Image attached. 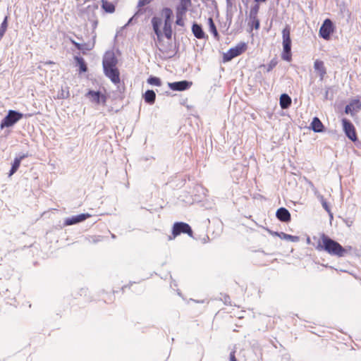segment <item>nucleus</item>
Listing matches in <instances>:
<instances>
[{
	"instance_id": "f704fd0d",
	"label": "nucleus",
	"mask_w": 361,
	"mask_h": 361,
	"mask_svg": "<svg viewBox=\"0 0 361 361\" xmlns=\"http://www.w3.org/2000/svg\"><path fill=\"white\" fill-rule=\"evenodd\" d=\"M54 63L51 61H47L45 62V64H48V65H51V64H54Z\"/></svg>"
},
{
	"instance_id": "9b49d317",
	"label": "nucleus",
	"mask_w": 361,
	"mask_h": 361,
	"mask_svg": "<svg viewBox=\"0 0 361 361\" xmlns=\"http://www.w3.org/2000/svg\"><path fill=\"white\" fill-rule=\"evenodd\" d=\"M259 9V6L258 5H255L252 7L250 12V22L249 25L254 27L255 30H258L259 27V20L257 18V13Z\"/></svg>"
},
{
	"instance_id": "4be33fe9",
	"label": "nucleus",
	"mask_w": 361,
	"mask_h": 361,
	"mask_svg": "<svg viewBox=\"0 0 361 361\" xmlns=\"http://www.w3.org/2000/svg\"><path fill=\"white\" fill-rule=\"evenodd\" d=\"M102 8L106 13H112L115 11V6L113 3L106 0H102Z\"/></svg>"
},
{
	"instance_id": "7ed1b4c3",
	"label": "nucleus",
	"mask_w": 361,
	"mask_h": 361,
	"mask_svg": "<svg viewBox=\"0 0 361 361\" xmlns=\"http://www.w3.org/2000/svg\"><path fill=\"white\" fill-rule=\"evenodd\" d=\"M322 243H319L317 249L319 250H324L331 255L337 257H343L346 250L343 248L338 242L331 239L327 235L323 234L321 237Z\"/></svg>"
},
{
	"instance_id": "c756f323",
	"label": "nucleus",
	"mask_w": 361,
	"mask_h": 361,
	"mask_svg": "<svg viewBox=\"0 0 361 361\" xmlns=\"http://www.w3.org/2000/svg\"><path fill=\"white\" fill-rule=\"evenodd\" d=\"M7 27H8L7 17H6L0 27V37H2L4 36V33L6 31Z\"/></svg>"
},
{
	"instance_id": "412c9836",
	"label": "nucleus",
	"mask_w": 361,
	"mask_h": 361,
	"mask_svg": "<svg viewBox=\"0 0 361 361\" xmlns=\"http://www.w3.org/2000/svg\"><path fill=\"white\" fill-rule=\"evenodd\" d=\"M192 31L197 39H203L205 37L204 32H203L201 26L197 24H193Z\"/></svg>"
},
{
	"instance_id": "20e7f679",
	"label": "nucleus",
	"mask_w": 361,
	"mask_h": 361,
	"mask_svg": "<svg viewBox=\"0 0 361 361\" xmlns=\"http://www.w3.org/2000/svg\"><path fill=\"white\" fill-rule=\"evenodd\" d=\"M290 35V27L288 25H286L282 30L283 50L281 54L282 59L286 61H290L292 60L291 39Z\"/></svg>"
},
{
	"instance_id": "39448f33",
	"label": "nucleus",
	"mask_w": 361,
	"mask_h": 361,
	"mask_svg": "<svg viewBox=\"0 0 361 361\" xmlns=\"http://www.w3.org/2000/svg\"><path fill=\"white\" fill-rule=\"evenodd\" d=\"M32 114H25V117H30ZM24 115L22 113L18 112L14 110H9L8 114L6 117L1 121L0 124L1 129H4V128H8L13 126L18 121H20Z\"/></svg>"
},
{
	"instance_id": "dca6fc26",
	"label": "nucleus",
	"mask_w": 361,
	"mask_h": 361,
	"mask_svg": "<svg viewBox=\"0 0 361 361\" xmlns=\"http://www.w3.org/2000/svg\"><path fill=\"white\" fill-rule=\"evenodd\" d=\"M276 217L283 222H288L290 220V214L288 210L284 207H281L276 211Z\"/></svg>"
},
{
	"instance_id": "f8f14e48",
	"label": "nucleus",
	"mask_w": 361,
	"mask_h": 361,
	"mask_svg": "<svg viewBox=\"0 0 361 361\" xmlns=\"http://www.w3.org/2000/svg\"><path fill=\"white\" fill-rule=\"evenodd\" d=\"M86 96L91 98V101L97 104L102 103V104L104 105L107 99V97L105 94H101L99 92H95L93 90H90L87 93Z\"/></svg>"
},
{
	"instance_id": "c9c22d12",
	"label": "nucleus",
	"mask_w": 361,
	"mask_h": 361,
	"mask_svg": "<svg viewBox=\"0 0 361 361\" xmlns=\"http://www.w3.org/2000/svg\"><path fill=\"white\" fill-rule=\"evenodd\" d=\"M256 2H264L266 0H255Z\"/></svg>"
},
{
	"instance_id": "2f4dec72",
	"label": "nucleus",
	"mask_w": 361,
	"mask_h": 361,
	"mask_svg": "<svg viewBox=\"0 0 361 361\" xmlns=\"http://www.w3.org/2000/svg\"><path fill=\"white\" fill-rule=\"evenodd\" d=\"M153 0H139L137 3V6L139 8H142L145 6V5L149 4L150 2H152Z\"/></svg>"
},
{
	"instance_id": "cd10ccee",
	"label": "nucleus",
	"mask_w": 361,
	"mask_h": 361,
	"mask_svg": "<svg viewBox=\"0 0 361 361\" xmlns=\"http://www.w3.org/2000/svg\"><path fill=\"white\" fill-rule=\"evenodd\" d=\"M319 199H320L322 205L324 207V209L329 213V214L331 216V217H332L333 214L331 213V209H330L326 200L324 199V197L322 195L320 196Z\"/></svg>"
},
{
	"instance_id": "f257e3e1",
	"label": "nucleus",
	"mask_w": 361,
	"mask_h": 361,
	"mask_svg": "<svg viewBox=\"0 0 361 361\" xmlns=\"http://www.w3.org/2000/svg\"><path fill=\"white\" fill-rule=\"evenodd\" d=\"M160 15L161 18L154 16L152 19V25L153 30L157 37V46L160 51L163 54L169 55V47H171V44L165 45L163 43L162 37L163 33L164 36L168 39H171L172 37V17L173 11L169 8H164Z\"/></svg>"
},
{
	"instance_id": "f03ea898",
	"label": "nucleus",
	"mask_w": 361,
	"mask_h": 361,
	"mask_svg": "<svg viewBox=\"0 0 361 361\" xmlns=\"http://www.w3.org/2000/svg\"><path fill=\"white\" fill-rule=\"evenodd\" d=\"M103 68L104 74L114 84L120 82V73L116 68L117 59L111 53L106 54L103 59Z\"/></svg>"
},
{
	"instance_id": "b1692460",
	"label": "nucleus",
	"mask_w": 361,
	"mask_h": 361,
	"mask_svg": "<svg viewBox=\"0 0 361 361\" xmlns=\"http://www.w3.org/2000/svg\"><path fill=\"white\" fill-rule=\"evenodd\" d=\"M208 25H209V32L214 35V37H215V39H219V33L217 32L216 25L214 23L212 18H208Z\"/></svg>"
},
{
	"instance_id": "bb28decb",
	"label": "nucleus",
	"mask_w": 361,
	"mask_h": 361,
	"mask_svg": "<svg viewBox=\"0 0 361 361\" xmlns=\"http://www.w3.org/2000/svg\"><path fill=\"white\" fill-rule=\"evenodd\" d=\"M69 96H70V92H69L68 87L61 88V90L58 93L57 99H66V98L69 97Z\"/></svg>"
},
{
	"instance_id": "aec40b11",
	"label": "nucleus",
	"mask_w": 361,
	"mask_h": 361,
	"mask_svg": "<svg viewBox=\"0 0 361 361\" xmlns=\"http://www.w3.org/2000/svg\"><path fill=\"white\" fill-rule=\"evenodd\" d=\"M291 104V99L290 97L286 94H283L280 97V106L282 109H287Z\"/></svg>"
},
{
	"instance_id": "72a5a7b5",
	"label": "nucleus",
	"mask_w": 361,
	"mask_h": 361,
	"mask_svg": "<svg viewBox=\"0 0 361 361\" xmlns=\"http://www.w3.org/2000/svg\"><path fill=\"white\" fill-rule=\"evenodd\" d=\"M71 42L78 50H82L83 49L82 44L78 43L74 40H71Z\"/></svg>"
},
{
	"instance_id": "473e14b6",
	"label": "nucleus",
	"mask_w": 361,
	"mask_h": 361,
	"mask_svg": "<svg viewBox=\"0 0 361 361\" xmlns=\"http://www.w3.org/2000/svg\"><path fill=\"white\" fill-rule=\"evenodd\" d=\"M229 359H230V361H238L237 358L235 357V350H233L231 352Z\"/></svg>"
},
{
	"instance_id": "1a4fd4ad",
	"label": "nucleus",
	"mask_w": 361,
	"mask_h": 361,
	"mask_svg": "<svg viewBox=\"0 0 361 361\" xmlns=\"http://www.w3.org/2000/svg\"><path fill=\"white\" fill-rule=\"evenodd\" d=\"M335 27L332 21L327 18L324 20L323 24L322 25L319 35V36L325 40H329L331 38V35L334 32Z\"/></svg>"
},
{
	"instance_id": "a211bd4d",
	"label": "nucleus",
	"mask_w": 361,
	"mask_h": 361,
	"mask_svg": "<svg viewBox=\"0 0 361 361\" xmlns=\"http://www.w3.org/2000/svg\"><path fill=\"white\" fill-rule=\"evenodd\" d=\"M361 109V102L358 99L353 100L347 106L345 107V112L353 113L357 112L360 111Z\"/></svg>"
},
{
	"instance_id": "c85d7f7f",
	"label": "nucleus",
	"mask_w": 361,
	"mask_h": 361,
	"mask_svg": "<svg viewBox=\"0 0 361 361\" xmlns=\"http://www.w3.org/2000/svg\"><path fill=\"white\" fill-rule=\"evenodd\" d=\"M147 82L149 84L155 86H161V82L159 78L151 76L147 79Z\"/></svg>"
},
{
	"instance_id": "5701e85b",
	"label": "nucleus",
	"mask_w": 361,
	"mask_h": 361,
	"mask_svg": "<svg viewBox=\"0 0 361 361\" xmlns=\"http://www.w3.org/2000/svg\"><path fill=\"white\" fill-rule=\"evenodd\" d=\"M145 101L149 104H154L156 99V94L153 90H147L144 94Z\"/></svg>"
},
{
	"instance_id": "393cba45",
	"label": "nucleus",
	"mask_w": 361,
	"mask_h": 361,
	"mask_svg": "<svg viewBox=\"0 0 361 361\" xmlns=\"http://www.w3.org/2000/svg\"><path fill=\"white\" fill-rule=\"evenodd\" d=\"M278 235L281 239L289 240V241H291V242H298L300 240V238L298 236L291 235H289V234H287V233H283V232L281 233H279Z\"/></svg>"
},
{
	"instance_id": "7c9ffc66",
	"label": "nucleus",
	"mask_w": 361,
	"mask_h": 361,
	"mask_svg": "<svg viewBox=\"0 0 361 361\" xmlns=\"http://www.w3.org/2000/svg\"><path fill=\"white\" fill-rule=\"evenodd\" d=\"M277 63H278V61L276 58L271 60V61L269 62V63L267 66V71L270 72L274 68L276 67Z\"/></svg>"
},
{
	"instance_id": "a878e982",
	"label": "nucleus",
	"mask_w": 361,
	"mask_h": 361,
	"mask_svg": "<svg viewBox=\"0 0 361 361\" xmlns=\"http://www.w3.org/2000/svg\"><path fill=\"white\" fill-rule=\"evenodd\" d=\"M75 60L79 66L80 72L84 73L87 71V65L84 61V59L81 57L75 56Z\"/></svg>"
},
{
	"instance_id": "f3484780",
	"label": "nucleus",
	"mask_w": 361,
	"mask_h": 361,
	"mask_svg": "<svg viewBox=\"0 0 361 361\" xmlns=\"http://www.w3.org/2000/svg\"><path fill=\"white\" fill-rule=\"evenodd\" d=\"M27 154H23L14 159L13 163L12 164V166L8 174L9 177L14 174L18 171V168L20 167L21 161L23 159L27 157Z\"/></svg>"
},
{
	"instance_id": "9d476101",
	"label": "nucleus",
	"mask_w": 361,
	"mask_h": 361,
	"mask_svg": "<svg viewBox=\"0 0 361 361\" xmlns=\"http://www.w3.org/2000/svg\"><path fill=\"white\" fill-rule=\"evenodd\" d=\"M343 130L346 136L353 142L357 140V133L353 124L348 120L344 118L342 121Z\"/></svg>"
},
{
	"instance_id": "6e6552de",
	"label": "nucleus",
	"mask_w": 361,
	"mask_h": 361,
	"mask_svg": "<svg viewBox=\"0 0 361 361\" xmlns=\"http://www.w3.org/2000/svg\"><path fill=\"white\" fill-rule=\"evenodd\" d=\"M181 233H186L190 236H192V231L188 224L184 222H176L173 226V236L170 237L169 239H174L176 236L179 235Z\"/></svg>"
},
{
	"instance_id": "4468645a",
	"label": "nucleus",
	"mask_w": 361,
	"mask_h": 361,
	"mask_svg": "<svg viewBox=\"0 0 361 361\" xmlns=\"http://www.w3.org/2000/svg\"><path fill=\"white\" fill-rule=\"evenodd\" d=\"M191 85L192 82L186 80L169 83V88L173 91H184L188 89Z\"/></svg>"
},
{
	"instance_id": "2eb2a0df",
	"label": "nucleus",
	"mask_w": 361,
	"mask_h": 361,
	"mask_svg": "<svg viewBox=\"0 0 361 361\" xmlns=\"http://www.w3.org/2000/svg\"><path fill=\"white\" fill-rule=\"evenodd\" d=\"M91 215L90 214H81L77 216H72L71 218H68L66 219L65 224L66 225H73L78 224L79 222L83 221L85 219L90 218Z\"/></svg>"
},
{
	"instance_id": "6ab92c4d",
	"label": "nucleus",
	"mask_w": 361,
	"mask_h": 361,
	"mask_svg": "<svg viewBox=\"0 0 361 361\" xmlns=\"http://www.w3.org/2000/svg\"><path fill=\"white\" fill-rule=\"evenodd\" d=\"M311 128L317 133L324 131V125L317 117H314L311 123Z\"/></svg>"
},
{
	"instance_id": "423d86ee",
	"label": "nucleus",
	"mask_w": 361,
	"mask_h": 361,
	"mask_svg": "<svg viewBox=\"0 0 361 361\" xmlns=\"http://www.w3.org/2000/svg\"><path fill=\"white\" fill-rule=\"evenodd\" d=\"M191 5V0H180L178 5L176 8V23L178 25H184L183 18Z\"/></svg>"
},
{
	"instance_id": "0eeeda50",
	"label": "nucleus",
	"mask_w": 361,
	"mask_h": 361,
	"mask_svg": "<svg viewBox=\"0 0 361 361\" xmlns=\"http://www.w3.org/2000/svg\"><path fill=\"white\" fill-rule=\"evenodd\" d=\"M247 49V45L245 42H240L235 47L231 48L223 55L224 62L231 61L233 58L241 55Z\"/></svg>"
},
{
	"instance_id": "ddd939ff",
	"label": "nucleus",
	"mask_w": 361,
	"mask_h": 361,
	"mask_svg": "<svg viewBox=\"0 0 361 361\" xmlns=\"http://www.w3.org/2000/svg\"><path fill=\"white\" fill-rule=\"evenodd\" d=\"M314 69L319 75L320 80L322 81L326 75V68L324 61L319 59H316L314 62Z\"/></svg>"
}]
</instances>
